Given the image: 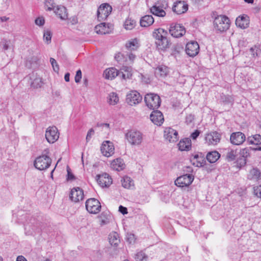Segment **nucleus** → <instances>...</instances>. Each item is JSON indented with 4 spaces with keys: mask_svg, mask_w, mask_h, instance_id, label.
I'll list each match as a JSON object with an SVG mask.
<instances>
[{
    "mask_svg": "<svg viewBox=\"0 0 261 261\" xmlns=\"http://www.w3.org/2000/svg\"><path fill=\"white\" fill-rule=\"evenodd\" d=\"M168 33L162 28L154 30L152 36L155 39L156 48L160 51H166L171 44L170 40L167 38Z\"/></svg>",
    "mask_w": 261,
    "mask_h": 261,
    "instance_id": "1",
    "label": "nucleus"
},
{
    "mask_svg": "<svg viewBox=\"0 0 261 261\" xmlns=\"http://www.w3.org/2000/svg\"><path fill=\"white\" fill-rule=\"evenodd\" d=\"M44 152L45 154L37 157L34 162L35 168L39 170L46 169L51 163V159L47 155L49 153L48 149H45Z\"/></svg>",
    "mask_w": 261,
    "mask_h": 261,
    "instance_id": "2",
    "label": "nucleus"
},
{
    "mask_svg": "<svg viewBox=\"0 0 261 261\" xmlns=\"http://www.w3.org/2000/svg\"><path fill=\"white\" fill-rule=\"evenodd\" d=\"M229 19L225 15H218L215 17L214 25L215 28L220 32H223L229 28Z\"/></svg>",
    "mask_w": 261,
    "mask_h": 261,
    "instance_id": "3",
    "label": "nucleus"
},
{
    "mask_svg": "<svg viewBox=\"0 0 261 261\" xmlns=\"http://www.w3.org/2000/svg\"><path fill=\"white\" fill-rule=\"evenodd\" d=\"M144 100L147 107L152 110L158 109L160 106L161 102L160 96L153 93L146 94Z\"/></svg>",
    "mask_w": 261,
    "mask_h": 261,
    "instance_id": "4",
    "label": "nucleus"
},
{
    "mask_svg": "<svg viewBox=\"0 0 261 261\" xmlns=\"http://www.w3.org/2000/svg\"><path fill=\"white\" fill-rule=\"evenodd\" d=\"M125 138L128 142L133 145H140L142 141V134L137 130H131L125 134Z\"/></svg>",
    "mask_w": 261,
    "mask_h": 261,
    "instance_id": "5",
    "label": "nucleus"
},
{
    "mask_svg": "<svg viewBox=\"0 0 261 261\" xmlns=\"http://www.w3.org/2000/svg\"><path fill=\"white\" fill-rule=\"evenodd\" d=\"M194 176L192 174H186L176 178L175 185L180 188L188 187L193 181Z\"/></svg>",
    "mask_w": 261,
    "mask_h": 261,
    "instance_id": "6",
    "label": "nucleus"
},
{
    "mask_svg": "<svg viewBox=\"0 0 261 261\" xmlns=\"http://www.w3.org/2000/svg\"><path fill=\"white\" fill-rule=\"evenodd\" d=\"M112 7L108 4H101L97 12V19L99 21L106 20L112 12Z\"/></svg>",
    "mask_w": 261,
    "mask_h": 261,
    "instance_id": "7",
    "label": "nucleus"
},
{
    "mask_svg": "<svg viewBox=\"0 0 261 261\" xmlns=\"http://www.w3.org/2000/svg\"><path fill=\"white\" fill-rule=\"evenodd\" d=\"M86 210L91 214H97L101 210L99 201L95 198L88 199L86 202Z\"/></svg>",
    "mask_w": 261,
    "mask_h": 261,
    "instance_id": "8",
    "label": "nucleus"
},
{
    "mask_svg": "<svg viewBox=\"0 0 261 261\" xmlns=\"http://www.w3.org/2000/svg\"><path fill=\"white\" fill-rule=\"evenodd\" d=\"M59 134L56 126L49 127L45 133V138L49 143H54L59 138Z\"/></svg>",
    "mask_w": 261,
    "mask_h": 261,
    "instance_id": "9",
    "label": "nucleus"
},
{
    "mask_svg": "<svg viewBox=\"0 0 261 261\" xmlns=\"http://www.w3.org/2000/svg\"><path fill=\"white\" fill-rule=\"evenodd\" d=\"M142 97L137 91H132L126 95V102L130 106H134L140 103Z\"/></svg>",
    "mask_w": 261,
    "mask_h": 261,
    "instance_id": "10",
    "label": "nucleus"
},
{
    "mask_svg": "<svg viewBox=\"0 0 261 261\" xmlns=\"http://www.w3.org/2000/svg\"><path fill=\"white\" fill-rule=\"evenodd\" d=\"M172 36L178 38L182 36L186 33L185 28L180 24H172L169 29Z\"/></svg>",
    "mask_w": 261,
    "mask_h": 261,
    "instance_id": "11",
    "label": "nucleus"
},
{
    "mask_svg": "<svg viewBox=\"0 0 261 261\" xmlns=\"http://www.w3.org/2000/svg\"><path fill=\"white\" fill-rule=\"evenodd\" d=\"M114 146L113 143L110 141H104L101 146V151L102 154L109 157L114 153Z\"/></svg>",
    "mask_w": 261,
    "mask_h": 261,
    "instance_id": "12",
    "label": "nucleus"
},
{
    "mask_svg": "<svg viewBox=\"0 0 261 261\" xmlns=\"http://www.w3.org/2000/svg\"><path fill=\"white\" fill-rule=\"evenodd\" d=\"M246 140L245 135L242 132H238L233 133L230 137V142L236 145L242 144Z\"/></svg>",
    "mask_w": 261,
    "mask_h": 261,
    "instance_id": "13",
    "label": "nucleus"
},
{
    "mask_svg": "<svg viewBox=\"0 0 261 261\" xmlns=\"http://www.w3.org/2000/svg\"><path fill=\"white\" fill-rule=\"evenodd\" d=\"M84 196V191L79 187L73 188L71 189L69 195L70 199L74 202L82 200Z\"/></svg>",
    "mask_w": 261,
    "mask_h": 261,
    "instance_id": "14",
    "label": "nucleus"
},
{
    "mask_svg": "<svg viewBox=\"0 0 261 261\" xmlns=\"http://www.w3.org/2000/svg\"><path fill=\"white\" fill-rule=\"evenodd\" d=\"M96 180L101 187H108L112 183V179L109 175L106 173L96 176Z\"/></svg>",
    "mask_w": 261,
    "mask_h": 261,
    "instance_id": "15",
    "label": "nucleus"
},
{
    "mask_svg": "<svg viewBox=\"0 0 261 261\" xmlns=\"http://www.w3.org/2000/svg\"><path fill=\"white\" fill-rule=\"evenodd\" d=\"M199 50V46L196 41L189 42L186 45V51L187 55L190 57L196 56Z\"/></svg>",
    "mask_w": 261,
    "mask_h": 261,
    "instance_id": "16",
    "label": "nucleus"
},
{
    "mask_svg": "<svg viewBox=\"0 0 261 261\" xmlns=\"http://www.w3.org/2000/svg\"><path fill=\"white\" fill-rule=\"evenodd\" d=\"M164 137L170 142H175L178 139L177 132L171 127L165 128Z\"/></svg>",
    "mask_w": 261,
    "mask_h": 261,
    "instance_id": "17",
    "label": "nucleus"
},
{
    "mask_svg": "<svg viewBox=\"0 0 261 261\" xmlns=\"http://www.w3.org/2000/svg\"><path fill=\"white\" fill-rule=\"evenodd\" d=\"M205 141L208 145H215L221 140V135L217 132H213L206 135Z\"/></svg>",
    "mask_w": 261,
    "mask_h": 261,
    "instance_id": "18",
    "label": "nucleus"
},
{
    "mask_svg": "<svg viewBox=\"0 0 261 261\" xmlns=\"http://www.w3.org/2000/svg\"><path fill=\"white\" fill-rule=\"evenodd\" d=\"M166 7L167 4L161 5L159 3H158L150 8V11L154 15L164 17L166 15L164 9H166Z\"/></svg>",
    "mask_w": 261,
    "mask_h": 261,
    "instance_id": "19",
    "label": "nucleus"
},
{
    "mask_svg": "<svg viewBox=\"0 0 261 261\" xmlns=\"http://www.w3.org/2000/svg\"><path fill=\"white\" fill-rule=\"evenodd\" d=\"M150 118L154 124L159 126H160L164 121L163 114L158 110L153 111L150 115Z\"/></svg>",
    "mask_w": 261,
    "mask_h": 261,
    "instance_id": "20",
    "label": "nucleus"
},
{
    "mask_svg": "<svg viewBox=\"0 0 261 261\" xmlns=\"http://www.w3.org/2000/svg\"><path fill=\"white\" fill-rule=\"evenodd\" d=\"M188 9V6L184 1H178L175 3L173 7V12L177 14H181L186 12Z\"/></svg>",
    "mask_w": 261,
    "mask_h": 261,
    "instance_id": "21",
    "label": "nucleus"
},
{
    "mask_svg": "<svg viewBox=\"0 0 261 261\" xmlns=\"http://www.w3.org/2000/svg\"><path fill=\"white\" fill-rule=\"evenodd\" d=\"M119 75V71L115 68H109L103 72V76L107 80H113Z\"/></svg>",
    "mask_w": 261,
    "mask_h": 261,
    "instance_id": "22",
    "label": "nucleus"
},
{
    "mask_svg": "<svg viewBox=\"0 0 261 261\" xmlns=\"http://www.w3.org/2000/svg\"><path fill=\"white\" fill-rule=\"evenodd\" d=\"M237 26L241 28H247L249 25V20L247 16H240L236 20Z\"/></svg>",
    "mask_w": 261,
    "mask_h": 261,
    "instance_id": "23",
    "label": "nucleus"
},
{
    "mask_svg": "<svg viewBox=\"0 0 261 261\" xmlns=\"http://www.w3.org/2000/svg\"><path fill=\"white\" fill-rule=\"evenodd\" d=\"M111 167L114 170L119 171L125 168V164L122 159L118 158L112 162Z\"/></svg>",
    "mask_w": 261,
    "mask_h": 261,
    "instance_id": "24",
    "label": "nucleus"
},
{
    "mask_svg": "<svg viewBox=\"0 0 261 261\" xmlns=\"http://www.w3.org/2000/svg\"><path fill=\"white\" fill-rule=\"evenodd\" d=\"M178 145L179 150L188 151L191 148V141L189 138H186L180 141Z\"/></svg>",
    "mask_w": 261,
    "mask_h": 261,
    "instance_id": "25",
    "label": "nucleus"
},
{
    "mask_svg": "<svg viewBox=\"0 0 261 261\" xmlns=\"http://www.w3.org/2000/svg\"><path fill=\"white\" fill-rule=\"evenodd\" d=\"M169 72L167 67L161 65L155 68L154 74L157 77H164Z\"/></svg>",
    "mask_w": 261,
    "mask_h": 261,
    "instance_id": "26",
    "label": "nucleus"
},
{
    "mask_svg": "<svg viewBox=\"0 0 261 261\" xmlns=\"http://www.w3.org/2000/svg\"><path fill=\"white\" fill-rule=\"evenodd\" d=\"M95 32L99 34H109L111 32L109 27L106 23H101L95 27Z\"/></svg>",
    "mask_w": 261,
    "mask_h": 261,
    "instance_id": "27",
    "label": "nucleus"
},
{
    "mask_svg": "<svg viewBox=\"0 0 261 261\" xmlns=\"http://www.w3.org/2000/svg\"><path fill=\"white\" fill-rule=\"evenodd\" d=\"M54 12L61 19L65 20L67 18V13L65 7L58 6L55 9Z\"/></svg>",
    "mask_w": 261,
    "mask_h": 261,
    "instance_id": "28",
    "label": "nucleus"
},
{
    "mask_svg": "<svg viewBox=\"0 0 261 261\" xmlns=\"http://www.w3.org/2000/svg\"><path fill=\"white\" fill-rule=\"evenodd\" d=\"M154 22V19L151 15H145L140 19V25L143 27H147L151 25Z\"/></svg>",
    "mask_w": 261,
    "mask_h": 261,
    "instance_id": "29",
    "label": "nucleus"
},
{
    "mask_svg": "<svg viewBox=\"0 0 261 261\" xmlns=\"http://www.w3.org/2000/svg\"><path fill=\"white\" fill-rule=\"evenodd\" d=\"M140 46L139 40L137 38L131 39L126 43L125 46L129 50H137Z\"/></svg>",
    "mask_w": 261,
    "mask_h": 261,
    "instance_id": "30",
    "label": "nucleus"
},
{
    "mask_svg": "<svg viewBox=\"0 0 261 261\" xmlns=\"http://www.w3.org/2000/svg\"><path fill=\"white\" fill-rule=\"evenodd\" d=\"M122 187L125 189H132L134 188V181L130 177L125 176L121 179Z\"/></svg>",
    "mask_w": 261,
    "mask_h": 261,
    "instance_id": "31",
    "label": "nucleus"
},
{
    "mask_svg": "<svg viewBox=\"0 0 261 261\" xmlns=\"http://www.w3.org/2000/svg\"><path fill=\"white\" fill-rule=\"evenodd\" d=\"M220 157V154L217 151L209 152L206 155V159L211 163H215Z\"/></svg>",
    "mask_w": 261,
    "mask_h": 261,
    "instance_id": "32",
    "label": "nucleus"
},
{
    "mask_svg": "<svg viewBox=\"0 0 261 261\" xmlns=\"http://www.w3.org/2000/svg\"><path fill=\"white\" fill-rule=\"evenodd\" d=\"M109 242L111 245L117 246L120 243L119 234L116 232L111 233L109 237Z\"/></svg>",
    "mask_w": 261,
    "mask_h": 261,
    "instance_id": "33",
    "label": "nucleus"
},
{
    "mask_svg": "<svg viewBox=\"0 0 261 261\" xmlns=\"http://www.w3.org/2000/svg\"><path fill=\"white\" fill-rule=\"evenodd\" d=\"M260 176V172L257 168L250 170L248 174V178L250 180H257Z\"/></svg>",
    "mask_w": 261,
    "mask_h": 261,
    "instance_id": "34",
    "label": "nucleus"
},
{
    "mask_svg": "<svg viewBox=\"0 0 261 261\" xmlns=\"http://www.w3.org/2000/svg\"><path fill=\"white\" fill-rule=\"evenodd\" d=\"M31 79L33 80L31 83V86L32 87L34 88H38L42 86L43 82L41 77L36 76V77L34 78L33 74L31 76Z\"/></svg>",
    "mask_w": 261,
    "mask_h": 261,
    "instance_id": "35",
    "label": "nucleus"
},
{
    "mask_svg": "<svg viewBox=\"0 0 261 261\" xmlns=\"http://www.w3.org/2000/svg\"><path fill=\"white\" fill-rule=\"evenodd\" d=\"M122 70H124L125 73H124L123 72L119 71V75H118V76H119L120 77L124 80L130 79L132 77V73H131V71L129 70V68L125 67L123 68H122Z\"/></svg>",
    "mask_w": 261,
    "mask_h": 261,
    "instance_id": "36",
    "label": "nucleus"
},
{
    "mask_svg": "<svg viewBox=\"0 0 261 261\" xmlns=\"http://www.w3.org/2000/svg\"><path fill=\"white\" fill-rule=\"evenodd\" d=\"M248 142L250 144L258 145L261 144V136L258 134L248 138Z\"/></svg>",
    "mask_w": 261,
    "mask_h": 261,
    "instance_id": "37",
    "label": "nucleus"
},
{
    "mask_svg": "<svg viewBox=\"0 0 261 261\" xmlns=\"http://www.w3.org/2000/svg\"><path fill=\"white\" fill-rule=\"evenodd\" d=\"M119 101V97L117 93L112 92L109 94L108 97V102L110 105H115Z\"/></svg>",
    "mask_w": 261,
    "mask_h": 261,
    "instance_id": "38",
    "label": "nucleus"
},
{
    "mask_svg": "<svg viewBox=\"0 0 261 261\" xmlns=\"http://www.w3.org/2000/svg\"><path fill=\"white\" fill-rule=\"evenodd\" d=\"M134 258L136 261H147L148 257L143 251H140L135 254Z\"/></svg>",
    "mask_w": 261,
    "mask_h": 261,
    "instance_id": "39",
    "label": "nucleus"
},
{
    "mask_svg": "<svg viewBox=\"0 0 261 261\" xmlns=\"http://www.w3.org/2000/svg\"><path fill=\"white\" fill-rule=\"evenodd\" d=\"M237 155V150L230 149L228 151L226 155V159L228 162L233 161L236 160Z\"/></svg>",
    "mask_w": 261,
    "mask_h": 261,
    "instance_id": "40",
    "label": "nucleus"
},
{
    "mask_svg": "<svg viewBox=\"0 0 261 261\" xmlns=\"http://www.w3.org/2000/svg\"><path fill=\"white\" fill-rule=\"evenodd\" d=\"M255 148H252L251 147H247L242 149L240 150V155L244 158H247L250 156V152L251 150H255Z\"/></svg>",
    "mask_w": 261,
    "mask_h": 261,
    "instance_id": "41",
    "label": "nucleus"
},
{
    "mask_svg": "<svg viewBox=\"0 0 261 261\" xmlns=\"http://www.w3.org/2000/svg\"><path fill=\"white\" fill-rule=\"evenodd\" d=\"M250 51L253 57H257L261 53V49L257 45H254L250 48Z\"/></svg>",
    "mask_w": 261,
    "mask_h": 261,
    "instance_id": "42",
    "label": "nucleus"
},
{
    "mask_svg": "<svg viewBox=\"0 0 261 261\" xmlns=\"http://www.w3.org/2000/svg\"><path fill=\"white\" fill-rule=\"evenodd\" d=\"M56 4L53 0H45V6L47 8V10L50 11L55 10L56 8Z\"/></svg>",
    "mask_w": 261,
    "mask_h": 261,
    "instance_id": "43",
    "label": "nucleus"
},
{
    "mask_svg": "<svg viewBox=\"0 0 261 261\" xmlns=\"http://www.w3.org/2000/svg\"><path fill=\"white\" fill-rule=\"evenodd\" d=\"M136 22L134 20L127 19L124 23L125 28L127 30H132L135 25Z\"/></svg>",
    "mask_w": 261,
    "mask_h": 261,
    "instance_id": "44",
    "label": "nucleus"
},
{
    "mask_svg": "<svg viewBox=\"0 0 261 261\" xmlns=\"http://www.w3.org/2000/svg\"><path fill=\"white\" fill-rule=\"evenodd\" d=\"M43 38L47 44L49 43L51 39V32L49 30L45 31L43 35Z\"/></svg>",
    "mask_w": 261,
    "mask_h": 261,
    "instance_id": "45",
    "label": "nucleus"
},
{
    "mask_svg": "<svg viewBox=\"0 0 261 261\" xmlns=\"http://www.w3.org/2000/svg\"><path fill=\"white\" fill-rule=\"evenodd\" d=\"M205 161L202 157H201L199 159H197L196 161L193 162V165L196 167H202L204 165Z\"/></svg>",
    "mask_w": 261,
    "mask_h": 261,
    "instance_id": "46",
    "label": "nucleus"
},
{
    "mask_svg": "<svg viewBox=\"0 0 261 261\" xmlns=\"http://www.w3.org/2000/svg\"><path fill=\"white\" fill-rule=\"evenodd\" d=\"M50 62L52 65L54 70L55 72H58L59 70V66H58V63L56 62V60L53 58H51L50 59Z\"/></svg>",
    "mask_w": 261,
    "mask_h": 261,
    "instance_id": "47",
    "label": "nucleus"
},
{
    "mask_svg": "<svg viewBox=\"0 0 261 261\" xmlns=\"http://www.w3.org/2000/svg\"><path fill=\"white\" fill-rule=\"evenodd\" d=\"M82 79V71L80 69L78 70L74 77L75 82L76 83H79L81 82Z\"/></svg>",
    "mask_w": 261,
    "mask_h": 261,
    "instance_id": "48",
    "label": "nucleus"
},
{
    "mask_svg": "<svg viewBox=\"0 0 261 261\" xmlns=\"http://www.w3.org/2000/svg\"><path fill=\"white\" fill-rule=\"evenodd\" d=\"M45 22L44 19L43 17H39L35 19V23L39 26H42Z\"/></svg>",
    "mask_w": 261,
    "mask_h": 261,
    "instance_id": "49",
    "label": "nucleus"
},
{
    "mask_svg": "<svg viewBox=\"0 0 261 261\" xmlns=\"http://www.w3.org/2000/svg\"><path fill=\"white\" fill-rule=\"evenodd\" d=\"M126 239L127 242L130 244L134 243L135 241L134 234L132 233L127 234Z\"/></svg>",
    "mask_w": 261,
    "mask_h": 261,
    "instance_id": "50",
    "label": "nucleus"
},
{
    "mask_svg": "<svg viewBox=\"0 0 261 261\" xmlns=\"http://www.w3.org/2000/svg\"><path fill=\"white\" fill-rule=\"evenodd\" d=\"M67 179L68 180H73L74 179V176L73 174L70 171V168L68 166L67 168Z\"/></svg>",
    "mask_w": 261,
    "mask_h": 261,
    "instance_id": "51",
    "label": "nucleus"
},
{
    "mask_svg": "<svg viewBox=\"0 0 261 261\" xmlns=\"http://www.w3.org/2000/svg\"><path fill=\"white\" fill-rule=\"evenodd\" d=\"M94 131L93 128H90L89 130V131L87 133V136H86V140L87 142H88L90 140V139L91 138L92 135H93L94 134Z\"/></svg>",
    "mask_w": 261,
    "mask_h": 261,
    "instance_id": "52",
    "label": "nucleus"
},
{
    "mask_svg": "<svg viewBox=\"0 0 261 261\" xmlns=\"http://www.w3.org/2000/svg\"><path fill=\"white\" fill-rule=\"evenodd\" d=\"M193 120H194V116L192 115V114H189L186 116V122L187 124H189L191 122H192Z\"/></svg>",
    "mask_w": 261,
    "mask_h": 261,
    "instance_id": "53",
    "label": "nucleus"
},
{
    "mask_svg": "<svg viewBox=\"0 0 261 261\" xmlns=\"http://www.w3.org/2000/svg\"><path fill=\"white\" fill-rule=\"evenodd\" d=\"M119 211L123 215L126 214L127 213V209L126 207H124L122 205H120L119 207Z\"/></svg>",
    "mask_w": 261,
    "mask_h": 261,
    "instance_id": "54",
    "label": "nucleus"
},
{
    "mask_svg": "<svg viewBox=\"0 0 261 261\" xmlns=\"http://www.w3.org/2000/svg\"><path fill=\"white\" fill-rule=\"evenodd\" d=\"M199 134H200V131L198 130H196L194 132H193V133L191 134V137L193 139L195 140L198 137Z\"/></svg>",
    "mask_w": 261,
    "mask_h": 261,
    "instance_id": "55",
    "label": "nucleus"
},
{
    "mask_svg": "<svg viewBox=\"0 0 261 261\" xmlns=\"http://www.w3.org/2000/svg\"><path fill=\"white\" fill-rule=\"evenodd\" d=\"M69 22L73 25L77 23L78 19H77V17H76V16L71 17V18H69Z\"/></svg>",
    "mask_w": 261,
    "mask_h": 261,
    "instance_id": "56",
    "label": "nucleus"
},
{
    "mask_svg": "<svg viewBox=\"0 0 261 261\" xmlns=\"http://www.w3.org/2000/svg\"><path fill=\"white\" fill-rule=\"evenodd\" d=\"M135 58H136V56L134 54H133L132 53H130L128 55V59L131 63L134 62V61L135 59Z\"/></svg>",
    "mask_w": 261,
    "mask_h": 261,
    "instance_id": "57",
    "label": "nucleus"
},
{
    "mask_svg": "<svg viewBox=\"0 0 261 261\" xmlns=\"http://www.w3.org/2000/svg\"><path fill=\"white\" fill-rule=\"evenodd\" d=\"M3 49L4 50H7L9 48V45L7 43V41L5 40L3 42Z\"/></svg>",
    "mask_w": 261,
    "mask_h": 261,
    "instance_id": "58",
    "label": "nucleus"
},
{
    "mask_svg": "<svg viewBox=\"0 0 261 261\" xmlns=\"http://www.w3.org/2000/svg\"><path fill=\"white\" fill-rule=\"evenodd\" d=\"M16 261H27V260L23 256L20 255L17 257Z\"/></svg>",
    "mask_w": 261,
    "mask_h": 261,
    "instance_id": "59",
    "label": "nucleus"
},
{
    "mask_svg": "<svg viewBox=\"0 0 261 261\" xmlns=\"http://www.w3.org/2000/svg\"><path fill=\"white\" fill-rule=\"evenodd\" d=\"M201 157L199 156L198 154H195L193 156V158L191 159V162H193L196 161L197 159H200Z\"/></svg>",
    "mask_w": 261,
    "mask_h": 261,
    "instance_id": "60",
    "label": "nucleus"
},
{
    "mask_svg": "<svg viewBox=\"0 0 261 261\" xmlns=\"http://www.w3.org/2000/svg\"><path fill=\"white\" fill-rule=\"evenodd\" d=\"M69 77H70V73H66L64 76V79L66 82H69Z\"/></svg>",
    "mask_w": 261,
    "mask_h": 261,
    "instance_id": "61",
    "label": "nucleus"
},
{
    "mask_svg": "<svg viewBox=\"0 0 261 261\" xmlns=\"http://www.w3.org/2000/svg\"><path fill=\"white\" fill-rule=\"evenodd\" d=\"M9 19L8 17H7L6 16H3L1 17V20L2 21H6Z\"/></svg>",
    "mask_w": 261,
    "mask_h": 261,
    "instance_id": "62",
    "label": "nucleus"
},
{
    "mask_svg": "<svg viewBox=\"0 0 261 261\" xmlns=\"http://www.w3.org/2000/svg\"><path fill=\"white\" fill-rule=\"evenodd\" d=\"M244 1L249 4H252L253 3V0H244Z\"/></svg>",
    "mask_w": 261,
    "mask_h": 261,
    "instance_id": "63",
    "label": "nucleus"
},
{
    "mask_svg": "<svg viewBox=\"0 0 261 261\" xmlns=\"http://www.w3.org/2000/svg\"><path fill=\"white\" fill-rule=\"evenodd\" d=\"M97 126H98V127H101V126H103V123H97Z\"/></svg>",
    "mask_w": 261,
    "mask_h": 261,
    "instance_id": "64",
    "label": "nucleus"
}]
</instances>
